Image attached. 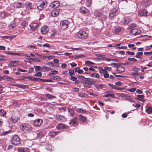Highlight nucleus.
I'll list each match as a JSON object with an SVG mask.
<instances>
[{"mask_svg":"<svg viewBox=\"0 0 152 152\" xmlns=\"http://www.w3.org/2000/svg\"><path fill=\"white\" fill-rule=\"evenodd\" d=\"M78 78L81 80L83 83L87 84L88 85H95L96 83L94 79L85 78L84 76L78 75Z\"/></svg>","mask_w":152,"mask_h":152,"instance_id":"obj_1","label":"nucleus"},{"mask_svg":"<svg viewBox=\"0 0 152 152\" xmlns=\"http://www.w3.org/2000/svg\"><path fill=\"white\" fill-rule=\"evenodd\" d=\"M20 129L25 132H28L31 129L30 124L28 123L22 124L20 126Z\"/></svg>","mask_w":152,"mask_h":152,"instance_id":"obj_2","label":"nucleus"},{"mask_svg":"<svg viewBox=\"0 0 152 152\" xmlns=\"http://www.w3.org/2000/svg\"><path fill=\"white\" fill-rule=\"evenodd\" d=\"M20 139L17 135L14 136L11 140V143L14 145H18L20 143Z\"/></svg>","mask_w":152,"mask_h":152,"instance_id":"obj_3","label":"nucleus"},{"mask_svg":"<svg viewBox=\"0 0 152 152\" xmlns=\"http://www.w3.org/2000/svg\"><path fill=\"white\" fill-rule=\"evenodd\" d=\"M77 37L82 39H85L87 38L88 34L84 31H80L78 33Z\"/></svg>","mask_w":152,"mask_h":152,"instance_id":"obj_4","label":"nucleus"},{"mask_svg":"<svg viewBox=\"0 0 152 152\" xmlns=\"http://www.w3.org/2000/svg\"><path fill=\"white\" fill-rule=\"evenodd\" d=\"M69 22L67 20L62 21L60 23V26L63 30L66 28L68 26Z\"/></svg>","mask_w":152,"mask_h":152,"instance_id":"obj_5","label":"nucleus"},{"mask_svg":"<svg viewBox=\"0 0 152 152\" xmlns=\"http://www.w3.org/2000/svg\"><path fill=\"white\" fill-rule=\"evenodd\" d=\"M130 33L134 35L140 34L141 33V31L140 29L136 28H133L129 31Z\"/></svg>","mask_w":152,"mask_h":152,"instance_id":"obj_6","label":"nucleus"},{"mask_svg":"<svg viewBox=\"0 0 152 152\" xmlns=\"http://www.w3.org/2000/svg\"><path fill=\"white\" fill-rule=\"evenodd\" d=\"M99 70L100 73L103 74L104 78H107L109 77V75L108 74L107 71H106L105 70H103V68L102 67H99Z\"/></svg>","mask_w":152,"mask_h":152,"instance_id":"obj_7","label":"nucleus"},{"mask_svg":"<svg viewBox=\"0 0 152 152\" xmlns=\"http://www.w3.org/2000/svg\"><path fill=\"white\" fill-rule=\"evenodd\" d=\"M42 121L41 119H38L34 121L33 123L34 125L36 127L42 125Z\"/></svg>","mask_w":152,"mask_h":152,"instance_id":"obj_8","label":"nucleus"},{"mask_svg":"<svg viewBox=\"0 0 152 152\" xmlns=\"http://www.w3.org/2000/svg\"><path fill=\"white\" fill-rule=\"evenodd\" d=\"M117 12L116 9L114 8L110 12L109 16L111 18H112L115 16Z\"/></svg>","mask_w":152,"mask_h":152,"instance_id":"obj_9","label":"nucleus"},{"mask_svg":"<svg viewBox=\"0 0 152 152\" xmlns=\"http://www.w3.org/2000/svg\"><path fill=\"white\" fill-rule=\"evenodd\" d=\"M60 5V4L58 1H55L51 4L49 6L50 7L54 9L58 7Z\"/></svg>","mask_w":152,"mask_h":152,"instance_id":"obj_10","label":"nucleus"},{"mask_svg":"<svg viewBox=\"0 0 152 152\" xmlns=\"http://www.w3.org/2000/svg\"><path fill=\"white\" fill-rule=\"evenodd\" d=\"M66 126L61 123H59L56 126V128L57 130H62L65 129Z\"/></svg>","mask_w":152,"mask_h":152,"instance_id":"obj_11","label":"nucleus"},{"mask_svg":"<svg viewBox=\"0 0 152 152\" xmlns=\"http://www.w3.org/2000/svg\"><path fill=\"white\" fill-rule=\"evenodd\" d=\"M47 5V3L46 2H42L39 5L37 6V9L40 10H42L44 7L46 6Z\"/></svg>","mask_w":152,"mask_h":152,"instance_id":"obj_12","label":"nucleus"},{"mask_svg":"<svg viewBox=\"0 0 152 152\" xmlns=\"http://www.w3.org/2000/svg\"><path fill=\"white\" fill-rule=\"evenodd\" d=\"M10 120L13 123H16L19 120V118L15 115H12L10 118Z\"/></svg>","mask_w":152,"mask_h":152,"instance_id":"obj_13","label":"nucleus"},{"mask_svg":"<svg viewBox=\"0 0 152 152\" xmlns=\"http://www.w3.org/2000/svg\"><path fill=\"white\" fill-rule=\"evenodd\" d=\"M49 31V29L47 26L42 27L41 29V32L42 34H46Z\"/></svg>","mask_w":152,"mask_h":152,"instance_id":"obj_14","label":"nucleus"},{"mask_svg":"<svg viewBox=\"0 0 152 152\" xmlns=\"http://www.w3.org/2000/svg\"><path fill=\"white\" fill-rule=\"evenodd\" d=\"M25 6L26 9L28 10H31L33 9L32 7V4L31 2H26Z\"/></svg>","mask_w":152,"mask_h":152,"instance_id":"obj_15","label":"nucleus"},{"mask_svg":"<svg viewBox=\"0 0 152 152\" xmlns=\"http://www.w3.org/2000/svg\"><path fill=\"white\" fill-rule=\"evenodd\" d=\"M77 118L75 117L73 119L70 120L69 124L72 125H76L77 123Z\"/></svg>","mask_w":152,"mask_h":152,"instance_id":"obj_16","label":"nucleus"},{"mask_svg":"<svg viewBox=\"0 0 152 152\" xmlns=\"http://www.w3.org/2000/svg\"><path fill=\"white\" fill-rule=\"evenodd\" d=\"M107 94L103 96L104 97H111L113 98H114V94L110 91H108L107 92Z\"/></svg>","mask_w":152,"mask_h":152,"instance_id":"obj_17","label":"nucleus"},{"mask_svg":"<svg viewBox=\"0 0 152 152\" xmlns=\"http://www.w3.org/2000/svg\"><path fill=\"white\" fill-rule=\"evenodd\" d=\"M60 133L59 131H51L48 133V135L52 137H54L58 135Z\"/></svg>","mask_w":152,"mask_h":152,"instance_id":"obj_18","label":"nucleus"},{"mask_svg":"<svg viewBox=\"0 0 152 152\" xmlns=\"http://www.w3.org/2000/svg\"><path fill=\"white\" fill-rule=\"evenodd\" d=\"M31 29L34 30H35L38 26V24L36 23H32L29 25Z\"/></svg>","mask_w":152,"mask_h":152,"instance_id":"obj_19","label":"nucleus"},{"mask_svg":"<svg viewBox=\"0 0 152 152\" xmlns=\"http://www.w3.org/2000/svg\"><path fill=\"white\" fill-rule=\"evenodd\" d=\"M59 12V10L58 9L55 10L51 12V14L53 16H56L58 15Z\"/></svg>","mask_w":152,"mask_h":152,"instance_id":"obj_20","label":"nucleus"},{"mask_svg":"<svg viewBox=\"0 0 152 152\" xmlns=\"http://www.w3.org/2000/svg\"><path fill=\"white\" fill-rule=\"evenodd\" d=\"M124 97L127 100L131 102H135V101L133 100L132 96H129L125 95Z\"/></svg>","mask_w":152,"mask_h":152,"instance_id":"obj_21","label":"nucleus"},{"mask_svg":"<svg viewBox=\"0 0 152 152\" xmlns=\"http://www.w3.org/2000/svg\"><path fill=\"white\" fill-rule=\"evenodd\" d=\"M80 11L81 12L84 14H86L88 12V10L84 7H82L80 8Z\"/></svg>","mask_w":152,"mask_h":152,"instance_id":"obj_22","label":"nucleus"},{"mask_svg":"<svg viewBox=\"0 0 152 152\" xmlns=\"http://www.w3.org/2000/svg\"><path fill=\"white\" fill-rule=\"evenodd\" d=\"M130 19L128 18H124L122 19V22L123 23L127 24L129 23L130 21Z\"/></svg>","mask_w":152,"mask_h":152,"instance_id":"obj_23","label":"nucleus"},{"mask_svg":"<svg viewBox=\"0 0 152 152\" xmlns=\"http://www.w3.org/2000/svg\"><path fill=\"white\" fill-rule=\"evenodd\" d=\"M13 85H15L16 86L21 88L24 89L28 86V85H24L22 84L16 85L15 84V82H13Z\"/></svg>","mask_w":152,"mask_h":152,"instance_id":"obj_24","label":"nucleus"},{"mask_svg":"<svg viewBox=\"0 0 152 152\" xmlns=\"http://www.w3.org/2000/svg\"><path fill=\"white\" fill-rule=\"evenodd\" d=\"M137 97L138 98V100L144 102L145 101L144 99H143L144 98V96L143 95H137Z\"/></svg>","mask_w":152,"mask_h":152,"instance_id":"obj_25","label":"nucleus"},{"mask_svg":"<svg viewBox=\"0 0 152 152\" xmlns=\"http://www.w3.org/2000/svg\"><path fill=\"white\" fill-rule=\"evenodd\" d=\"M117 71L119 72H124L125 71V69L124 67L119 66L117 68Z\"/></svg>","mask_w":152,"mask_h":152,"instance_id":"obj_26","label":"nucleus"},{"mask_svg":"<svg viewBox=\"0 0 152 152\" xmlns=\"http://www.w3.org/2000/svg\"><path fill=\"white\" fill-rule=\"evenodd\" d=\"M3 79L7 80L8 81H11L12 80H14L15 79L9 77L7 75H4L3 77Z\"/></svg>","mask_w":152,"mask_h":152,"instance_id":"obj_27","label":"nucleus"},{"mask_svg":"<svg viewBox=\"0 0 152 152\" xmlns=\"http://www.w3.org/2000/svg\"><path fill=\"white\" fill-rule=\"evenodd\" d=\"M146 111L148 114L151 113H152V107H148L146 109Z\"/></svg>","mask_w":152,"mask_h":152,"instance_id":"obj_28","label":"nucleus"},{"mask_svg":"<svg viewBox=\"0 0 152 152\" xmlns=\"http://www.w3.org/2000/svg\"><path fill=\"white\" fill-rule=\"evenodd\" d=\"M90 76L91 77L98 78L100 77L99 75L97 73H94L91 75Z\"/></svg>","mask_w":152,"mask_h":152,"instance_id":"obj_29","label":"nucleus"},{"mask_svg":"<svg viewBox=\"0 0 152 152\" xmlns=\"http://www.w3.org/2000/svg\"><path fill=\"white\" fill-rule=\"evenodd\" d=\"M45 96L47 97L49 99H52L53 98H56L55 96H53L52 95L49 94H45Z\"/></svg>","mask_w":152,"mask_h":152,"instance_id":"obj_30","label":"nucleus"},{"mask_svg":"<svg viewBox=\"0 0 152 152\" xmlns=\"http://www.w3.org/2000/svg\"><path fill=\"white\" fill-rule=\"evenodd\" d=\"M79 119L83 122H85L86 120V118L81 115L79 116Z\"/></svg>","mask_w":152,"mask_h":152,"instance_id":"obj_31","label":"nucleus"},{"mask_svg":"<svg viewBox=\"0 0 152 152\" xmlns=\"http://www.w3.org/2000/svg\"><path fill=\"white\" fill-rule=\"evenodd\" d=\"M108 85L111 86V87L113 88L114 89H117V90H122V88H119V87H118L117 86H116L115 85H114L113 84H108Z\"/></svg>","mask_w":152,"mask_h":152,"instance_id":"obj_32","label":"nucleus"},{"mask_svg":"<svg viewBox=\"0 0 152 152\" xmlns=\"http://www.w3.org/2000/svg\"><path fill=\"white\" fill-rule=\"evenodd\" d=\"M16 6L17 8L23 7H24V4H22L21 2H18L16 4Z\"/></svg>","mask_w":152,"mask_h":152,"instance_id":"obj_33","label":"nucleus"},{"mask_svg":"<svg viewBox=\"0 0 152 152\" xmlns=\"http://www.w3.org/2000/svg\"><path fill=\"white\" fill-rule=\"evenodd\" d=\"M36 133L37 134V137L41 138L44 136V134L42 131H37Z\"/></svg>","mask_w":152,"mask_h":152,"instance_id":"obj_34","label":"nucleus"},{"mask_svg":"<svg viewBox=\"0 0 152 152\" xmlns=\"http://www.w3.org/2000/svg\"><path fill=\"white\" fill-rule=\"evenodd\" d=\"M143 54V53L142 52H137L136 53L135 57L136 58H141V56Z\"/></svg>","mask_w":152,"mask_h":152,"instance_id":"obj_35","label":"nucleus"},{"mask_svg":"<svg viewBox=\"0 0 152 152\" xmlns=\"http://www.w3.org/2000/svg\"><path fill=\"white\" fill-rule=\"evenodd\" d=\"M15 55H18L22 56H26L27 57H29L28 56L27 54L22 53H15Z\"/></svg>","mask_w":152,"mask_h":152,"instance_id":"obj_36","label":"nucleus"},{"mask_svg":"<svg viewBox=\"0 0 152 152\" xmlns=\"http://www.w3.org/2000/svg\"><path fill=\"white\" fill-rule=\"evenodd\" d=\"M64 118V117L63 116L59 115H56V119L58 120H63Z\"/></svg>","mask_w":152,"mask_h":152,"instance_id":"obj_37","label":"nucleus"},{"mask_svg":"<svg viewBox=\"0 0 152 152\" xmlns=\"http://www.w3.org/2000/svg\"><path fill=\"white\" fill-rule=\"evenodd\" d=\"M6 114V113L2 109L0 110V116L3 117Z\"/></svg>","mask_w":152,"mask_h":152,"instance_id":"obj_38","label":"nucleus"},{"mask_svg":"<svg viewBox=\"0 0 152 152\" xmlns=\"http://www.w3.org/2000/svg\"><path fill=\"white\" fill-rule=\"evenodd\" d=\"M147 12L146 10H144L140 13V16H146Z\"/></svg>","mask_w":152,"mask_h":152,"instance_id":"obj_39","label":"nucleus"},{"mask_svg":"<svg viewBox=\"0 0 152 152\" xmlns=\"http://www.w3.org/2000/svg\"><path fill=\"white\" fill-rule=\"evenodd\" d=\"M68 111L70 113V115L73 117L74 115V111L71 108H69L68 109Z\"/></svg>","mask_w":152,"mask_h":152,"instance_id":"obj_40","label":"nucleus"},{"mask_svg":"<svg viewBox=\"0 0 152 152\" xmlns=\"http://www.w3.org/2000/svg\"><path fill=\"white\" fill-rule=\"evenodd\" d=\"M0 15L3 18H4L6 16H8L7 14L4 12H1L0 13Z\"/></svg>","mask_w":152,"mask_h":152,"instance_id":"obj_41","label":"nucleus"},{"mask_svg":"<svg viewBox=\"0 0 152 152\" xmlns=\"http://www.w3.org/2000/svg\"><path fill=\"white\" fill-rule=\"evenodd\" d=\"M104 85L102 84H96L95 85L94 87L97 88L101 89L103 87Z\"/></svg>","mask_w":152,"mask_h":152,"instance_id":"obj_42","label":"nucleus"},{"mask_svg":"<svg viewBox=\"0 0 152 152\" xmlns=\"http://www.w3.org/2000/svg\"><path fill=\"white\" fill-rule=\"evenodd\" d=\"M77 111L78 112L80 113L83 114H85L86 113V111L80 108L78 109L77 110Z\"/></svg>","mask_w":152,"mask_h":152,"instance_id":"obj_43","label":"nucleus"},{"mask_svg":"<svg viewBox=\"0 0 152 152\" xmlns=\"http://www.w3.org/2000/svg\"><path fill=\"white\" fill-rule=\"evenodd\" d=\"M46 148L48 150L51 151L52 150V146L51 145H48L46 146Z\"/></svg>","mask_w":152,"mask_h":152,"instance_id":"obj_44","label":"nucleus"},{"mask_svg":"<svg viewBox=\"0 0 152 152\" xmlns=\"http://www.w3.org/2000/svg\"><path fill=\"white\" fill-rule=\"evenodd\" d=\"M121 30V27H118L115 29L114 32L116 34H117L120 32Z\"/></svg>","mask_w":152,"mask_h":152,"instance_id":"obj_45","label":"nucleus"},{"mask_svg":"<svg viewBox=\"0 0 152 152\" xmlns=\"http://www.w3.org/2000/svg\"><path fill=\"white\" fill-rule=\"evenodd\" d=\"M27 23L25 21H23L21 23V25L23 28H24L27 25Z\"/></svg>","mask_w":152,"mask_h":152,"instance_id":"obj_46","label":"nucleus"},{"mask_svg":"<svg viewBox=\"0 0 152 152\" xmlns=\"http://www.w3.org/2000/svg\"><path fill=\"white\" fill-rule=\"evenodd\" d=\"M27 59L32 60L34 61H35L37 62H39L40 61V60L39 59H37V58H26Z\"/></svg>","mask_w":152,"mask_h":152,"instance_id":"obj_47","label":"nucleus"},{"mask_svg":"<svg viewBox=\"0 0 152 152\" xmlns=\"http://www.w3.org/2000/svg\"><path fill=\"white\" fill-rule=\"evenodd\" d=\"M42 75V73L41 72H38L34 74V76L37 77H40Z\"/></svg>","mask_w":152,"mask_h":152,"instance_id":"obj_48","label":"nucleus"},{"mask_svg":"<svg viewBox=\"0 0 152 152\" xmlns=\"http://www.w3.org/2000/svg\"><path fill=\"white\" fill-rule=\"evenodd\" d=\"M131 75L134 77H136L139 75V73L138 72H132Z\"/></svg>","mask_w":152,"mask_h":152,"instance_id":"obj_49","label":"nucleus"},{"mask_svg":"<svg viewBox=\"0 0 152 152\" xmlns=\"http://www.w3.org/2000/svg\"><path fill=\"white\" fill-rule=\"evenodd\" d=\"M92 2V0H87L86 4L87 6L88 7L90 5Z\"/></svg>","mask_w":152,"mask_h":152,"instance_id":"obj_50","label":"nucleus"},{"mask_svg":"<svg viewBox=\"0 0 152 152\" xmlns=\"http://www.w3.org/2000/svg\"><path fill=\"white\" fill-rule=\"evenodd\" d=\"M134 46L135 45L134 44H130L128 45V46L129 48H132V49L133 50L136 49V48L134 47Z\"/></svg>","mask_w":152,"mask_h":152,"instance_id":"obj_51","label":"nucleus"},{"mask_svg":"<svg viewBox=\"0 0 152 152\" xmlns=\"http://www.w3.org/2000/svg\"><path fill=\"white\" fill-rule=\"evenodd\" d=\"M85 64L86 65H92L94 64V63L89 61H86L85 62Z\"/></svg>","mask_w":152,"mask_h":152,"instance_id":"obj_52","label":"nucleus"},{"mask_svg":"<svg viewBox=\"0 0 152 152\" xmlns=\"http://www.w3.org/2000/svg\"><path fill=\"white\" fill-rule=\"evenodd\" d=\"M69 74L71 76L75 74V71L74 70L70 69L69 70Z\"/></svg>","mask_w":152,"mask_h":152,"instance_id":"obj_53","label":"nucleus"},{"mask_svg":"<svg viewBox=\"0 0 152 152\" xmlns=\"http://www.w3.org/2000/svg\"><path fill=\"white\" fill-rule=\"evenodd\" d=\"M16 37V36H15V35L13 36H3V38H4L5 39H8V38H11V39H12L14 37Z\"/></svg>","mask_w":152,"mask_h":152,"instance_id":"obj_54","label":"nucleus"},{"mask_svg":"<svg viewBox=\"0 0 152 152\" xmlns=\"http://www.w3.org/2000/svg\"><path fill=\"white\" fill-rule=\"evenodd\" d=\"M18 152H25L24 149L23 148H18Z\"/></svg>","mask_w":152,"mask_h":152,"instance_id":"obj_55","label":"nucleus"},{"mask_svg":"<svg viewBox=\"0 0 152 152\" xmlns=\"http://www.w3.org/2000/svg\"><path fill=\"white\" fill-rule=\"evenodd\" d=\"M127 59L129 61H133L134 62H136L137 61V60L134 58H128Z\"/></svg>","mask_w":152,"mask_h":152,"instance_id":"obj_56","label":"nucleus"},{"mask_svg":"<svg viewBox=\"0 0 152 152\" xmlns=\"http://www.w3.org/2000/svg\"><path fill=\"white\" fill-rule=\"evenodd\" d=\"M34 67L36 71H39L40 70L41 67L39 66H35Z\"/></svg>","mask_w":152,"mask_h":152,"instance_id":"obj_57","label":"nucleus"},{"mask_svg":"<svg viewBox=\"0 0 152 152\" xmlns=\"http://www.w3.org/2000/svg\"><path fill=\"white\" fill-rule=\"evenodd\" d=\"M111 69V68L110 67H104V69H103V70H105L106 71H110Z\"/></svg>","mask_w":152,"mask_h":152,"instance_id":"obj_58","label":"nucleus"},{"mask_svg":"<svg viewBox=\"0 0 152 152\" xmlns=\"http://www.w3.org/2000/svg\"><path fill=\"white\" fill-rule=\"evenodd\" d=\"M10 133V131H7L3 132L2 133H1V134L2 135H6L7 134H8Z\"/></svg>","mask_w":152,"mask_h":152,"instance_id":"obj_59","label":"nucleus"},{"mask_svg":"<svg viewBox=\"0 0 152 152\" xmlns=\"http://www.w3.org/2000/svg\"><path fill=\"white\" fill-rule=\"evenodd\" d=\"M140 69L139 68H137L136 67H134L133 68V70L135 71V72H138Z\"/></svg>","mask_w":152,"mask_h":152,"instance_id":"obj_60","label":"nucleus"},{"mask_svg":"<svg viewBox=\"0 0 152 152\" xmlns=\"http://www.w3.org/2000/svg\"><path fill=\"white\" fill-rule=\"evenodd\" d=\"M127 48V47L126 46H121V47H118L117 48V49H126Z\"/></svg>","mask_w":152,"mask_h":152,"instance_id":"obj_61","label":"nucleus"},{"mask_svg":"<svg viewBox=\"0 0 152 152\" xmlns=\"http://www.w3.org/2000/svg\"><path fill=\"white\" fill-rule=\"evenodd\" d=\"M51 72L52 73L50 74L51 75H54L58 73V71L56 70L52 71Z\"/></svg>","mask_w":152,"mask_h":152,"instance_id":"obj_62","label":"nucleus"},{"mask_svg":"<svg viewBox=\"0 0 152 152\" xmlns=\"http://www.w3.org/2000/svg\"><path fill=\"white\" fill-rule=\"evenodd\" d=\"M83 57V55H75L74 56V58L75 59H77L78 58L82 57Z\"/></svg>","mask_w":152,"mask_h":152,"instance_id":"obj_63","label":"nucleus"},{"mask_svg":"<svg viewBox=\"0 0 152 152\" xmlns=\"http://www.w3.org/2000/svg\"><path fill=\"white\" fill-rule=\"evenodd\" d=\"M126 53L128 54L131 56L134 55L135 54V53L134 52L130 51H127L126 52Z\"/></svg>","mask_w":152,"mask_h":152,"instance_id":"obj_64","label":"nucleus"}]
</instances>
